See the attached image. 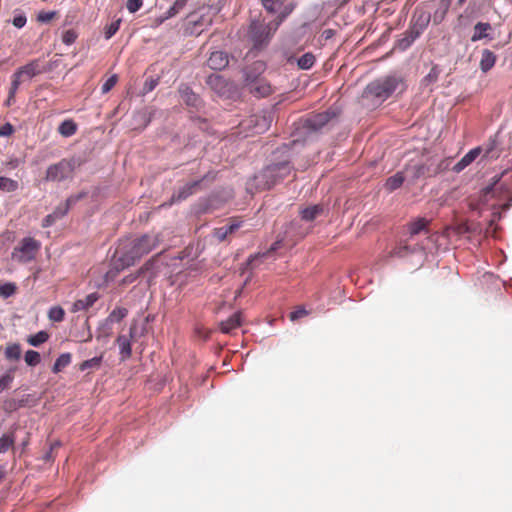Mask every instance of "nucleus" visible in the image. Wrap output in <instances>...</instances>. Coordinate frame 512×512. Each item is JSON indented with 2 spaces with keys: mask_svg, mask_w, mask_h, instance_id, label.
Returning <instances> with one entry per match:
<instances>
[{
  "mask_svg": "<svg viewBox=\"0 0 512 512\" xmlns=\"http://www.w3.org/2000/svg\"><path fill=\"white\" fill-rule=\"evenodd\" d=\"M158 234H144L140 237L121 242L114 255V264L117 269H124L133 265L154 250L160 244Z\"/></svg>",
  "mask_w": 512,
  "mask_h": 512,
  "instance_id": "1",
  "label": "nucleus"
},
{
  "mask_svg": "<svg viewBox=\"0 0 512 512\" xmlns=\"http://www.w3.org/2000/svg\"><path fill=\"white\" fill-rule=\"evenodd\" d=\"M48 317L53 322H62L65 317V311L60 306H53L48 312Z\"/></svg>",
  "mask_w": 512,
  "mask_h": 512,
  "instance_id": "34",
  "label": "nucleus"
},
{
  "mask_svg": "<svg viewBox=\"0 0 512 512\" xmlns=\"http://www.w3.org/2000/svg\"><path fill=\"white\" fill-rule=\"evenodd\" d=\"M41 248V242L33 237L23 238L12 251V259L19 263H29L35 259Z\"/></svg>",
  "mask_w": 512,
  "mask_h": 512,
  "instance_id": "4",
  "label": "nucleus"
},
{
  "mask_svg": "<svg viewBox=\"0 0 512 512\" xmlns=\"http://www.w3.org/2000/svg\"><path fill=\"white\" fill-rule=\"evenodd\" d=\"M57 213L48 214L42 221V227L47 228L55 223L57 220Z\"/></svg>",
  "mask_w": 512,
  "mask_h": 512,
  "instance_id": "52",
  "label": "nucleus"
},
{
  "mask_svg": "<svg viewBox=\"0 0 512 512\" xmlns=\"http://www.w3.org/2000/svg\"><path fill=\"white\" fill-rule=\"evenodd\" d=\"M348 0H342V2H347Z\"/></svg>",
  "mask_w": 512,
  "mask_h": 512,
  "instance_id": "64",
  "label": "nucleus"
},
{
  "mask_svg": "<svg viewBox=\"0 0 512 512\" xmlns=\"http://www.w3.org/2000/svg\"><path fill=\"white\" fill-rule=\"evenodd\" d=\"M405 177L403 172H397L395 175L389 177L385 182L386 190L392 192L402 186Z\"/></svg>",
  "mask_w": 512,
  "mask_h": 512,
  "instance_id": "24",
  "label": "nucleus"
},
{
  "mask_svg": "<svg viewBox=\"0 0 512 512\" xmlns=\"http://www.w3.org/2000/svg\"><path fill=\"white\" fill-rule=\"evenodd\" d=\"M229 63L228 55L223 51H214L207 60V65L213 70H221Z\"/></svg>",
  "mask_w": 512,
  "mask_h": 512,
  "instance_id": "12",
  "label": "nucleus"
},
{
  "mask_svg": "<svg viewBox=\"0 0 512 512\" xmlns=\"http://www.w3.org/2000/svg\"><path fill=\"white\" fill-rule=\"evenodd\" d=\"M16 368H10L2 377H0V393L9 388L14 379V372Z\"/></svg>",
  "mask_w": 512,
  "mask_h": 512,
  "instance_id": "36",
  "label": "nucleus"
},
{
  "mask_svg": "<svg viewBox=\"0 0 512 512\" xmlns=\"http://www.w3.org/2000/svg\"><path fill=\"white\" fill-rule=\"evenodd\" d=\"M70 200L68 199L64 205L58 206L52 213L59 214L57 220L65 216L69 210Z\"/></svg>",
  "mask_w": 512,
  "mask_h": 512,
  "instance_id": "50",
  "label": "nucleus"
},
{
  "mask_svg": "<svg viewBox=\"0 0 512 512\" xmlns=\"http://www.w3.org/2000/svg\"><path fill=\"white\" fill-rule=\"evenodd\" d=\"M131 337V335H119L116 339L120 350L121 360H127L132 355Z\"/></svg>",
  "mask_w": 512,
  "mask_h": 512,
  "instance_id": "17",
  "label": "nucleus"
},
{
  "mask_svg": "<svg viewBox=\"0 0 512 512\" xmlns=\"http://www.w3.org/2000/svg\"><path fill=\"white\" fill-rule=\"evenodd\" d=\"M128 314L126 308L118 307L115 308L109 315L108 320L111 322H120L123 318H125Z\"/></svg>",
  "mask_w": 512,
  "mask_h": 512,
  "instance_id": "40",
  "label": "nucleus"
},
{
  "mask_svg": "<svg viewBox=\"0 0 512 512\" xmlns=\"http://www.w3.org/2000/svg\"><path fill=\"white\" fill-rule=\"evenodd\" d=\"M26 22H27V18L24 14L15 15L12 20L13 25L19 29L24 27Z\"/></svg>",
  "mask_w": 512,
  "mask_h": 512,
  "instance_id": "51",
  "label": "nucleus"
},
{
  "mask_svg": "<svg viewBox=\"0 0 512 512\" xmlns=\"http://www.w3.org/2000/svg\"><path fill=\"white\" fill-rule=\"evenodd\" d=\"M143 6V0H127L126 8L130 13H135Z\"/></svg>",
  "mask_w": 512,
  "mask_h": 512,
  "instance_id": "47",
  "label": "nucleus"
},
{
  "mask_svg": "<svg viewBox=\"0 0 512 512\" xmlns=\"http://www.w3.org/2000/svg\"><path fill=\"white\" fill-rule=\"evenodd\" d=\"M156 85H157V81L153 80V79L145 82V88L147 91H152Z\"/></svg>",
  "mask_w": 512,
  "mask_h": 512,
  "instance_id": "56",
  "label": "nucleus"
},
{
  "mask_svg": "<svg viewBox=\"0 0 512 512\" xmlns=\"http://www.w3.org/2000/svg\"><path fill=\"white\" fill-rule=\"evenodd\" d=\"M25 362L29 366H36L40 363L41 357L40 354L35 350H28L25 353Z\"/></svg>",
  "mask_w": 512,
  "mask_h": 512,
  "instance_id": "39",
  "label": "nucleus"
},
{
  "mask_svg": "<svg viewBox=\"0 0 512 512\" xmlns=\"http://www.w3.org/2000/svg\"><path fill=\"white\" fill-rule=\"evenodd\" d=\"M48 338L49 334L47 332L39 331L38 333L31 335L27 341L30 345L37 347L42 343L46 342Z\"/></svg>",
  "mask_w": 512,
  "mask_h": 512,
  "instance_id": "35",
  "label": "nucleus"
},
{
  "mask_svg": "<svg viewBox=\"0 0 512 512\" xmlns=\"http://www.w3.org/2000/svg\"><path fill=\"white\" fill-rule=\"evenodd\" d=\"M75 161L62 159L50 165L46 170L45 180L49 182H62L73 177Z\"/></svg>",
  "mask_w": 512,
  "mask_h": 512,
  "instance_id": "5",
  "label": "nucleus"
},
{
  "mask_svg": "<svg viewBox=\"0 0 512 512\" xmlns=\"http://www.w3.org/2000/svg\"><path fill=\"white\" fill-rule=\"evenodd\" d=\"M206 82L210 88L216 91L218 94H223L225 92L227 82L222 76L218 74H212L207 78Z\"/></svg>",
  "mask_w": 512,
  "mask_h": 512,
  "instance_id": "21",
  "label": "nucleus"
},
{
  "mask_svg": "<svg viewBox=\"0 0 512 512\" xmlns=\"http://www.w3.org/2000/svg\"><path fill=\"white\" fill-rule=\"evenodd\" d=\"M14 133V127L10 123H5L0 126V137H8Z\"/></svg>",
  "mask_w": 512,
  "mask_h": 512,
  "instance_id": "49",
  "label": "nucleus"
},
{
  "mask_svg": "<svg viewBox=\"0 0 512 512\" xmlns=\"http://www.w3.org/2000/svg\"><path fill=\"white\" fill-rule=\"evenodd\" d=\"M323 212V208L320 205H314L301 210V218L306 221L314 220L318 215Z\"/></svg>",
  "mask_w": 512,
  "mask_h": 512,
  "instance_id": "27",
  "label": "nucleus"
},
{
  "mask_svg": "<svg viewBox=\"0 0 512 512\" xmlns=\"http://www.w3.org/2000/svg\"><path fill=\"white\" fill-rule=\"evenodd\" d=\"M496 144L497 143H496L495 139L489 140V142H488V144L486 145V148H485V154H484L485 157H493L492 152L495 149Z\"/></svg>",
  "mask_w": 512,
  "mask_h": 512,
  "instance_id": "53",
  "label": "nucleus"
},
{
  "mask_svg": "<svg viewBox=\"0 0 512 512\" xmlns=\"http://www.w3.org/2000/svg\"><path fill=\"white\" fill-rule=\"evenodd\" d=\"M76 131L77 125L73 120H65L58 127V132L64 137H70L74 135Z\"/></svg>",
  "mask_w": 512,
  "mask_h": 512,
  "instance_id": "28",
  "label": "nucleus"
},
{
  "mask_svg": "<svg viewBox=\"0 0 512 512\" xmlns=\"http://www.w3.org/2000/svg\"><path fill=\"white\" fill-rule=\"evenodd\" d=\"M249 91L257 97H267L272 93V87L265 79L259 78L249 81V76L246 78Z\"/></svg>",
  "mask_w": 512,
  "mask_h": 512,
  "instance_id": "11",
  "label": "nucleus"
},
{
  "mask_svg": "<svg viewBox=\"0 0 512 512\" xmlns=\"http://www.w3.org/2000/svg\"><path fill=\"white\" fill-rule=\"evenodd\" d=\"M496 55L489 49L482 50L481 60L479 63L480 69L483 73L490 71L496 63Z\"/></svg>",
  "mask_w": 512,
  "mask_h": 512,
  "instance_id": "18",
  "label": "nucleus"
},
{
  "mask_svg": "<svg viewBox=\"0 0 512 512\" xmlns=\"http://www.w3.org/2000/svg\"><path fill=\"white\" fill-rule=\"evenodd\" d=\"M241 325V314L240 313H234L231 315L227 320L222 321L220 323V330L223 333H230L234 329L238 328Z\"/></svg>",
  "mask_w": 512,
  "mask_h": 512,
  "instance_id": "20",
  "label": "nucleus"
},
{
  "mask_svg": "<svg viewBox=\"0 0 512 512\" xmlns=\"http://www.w3.org/2000/svg\"><path fill=\"white\" fill-rule=\"evenodd\" d=\"M282 19L265 24L260 20H253L249 26L248 37L254 49H262L268 44L272 35L278 29Z\"/></svg>",
  "mask_w": 512,
  "mask_h": 512,
  "instance_id": "3",
  "label": "nucleus"
},
{
  "mask_svg": "<svg viewBox=\"0 0 512 512\" xmlns=\"http://www.w3.org/2000/svg\"><path fill=\"white\" fill-rule=\"evenodd\" d=\"M40 72H41V70L39 68V62L37 60H34V61L26 64L25 66H22L21 68H19L14 73V75L16 76V78H19V79H21V77L23 75H26L27 77L32 78L35 75L39 74Z\"/></svg>",
  "mask_w": 512,
  "mask_h": 512,
  "instance_id": "19",
  "label": "nucleus"
},
{
  "mask_svg": "<svg viewBox=\"0 0 512 512\" xmlns=\"http://www.w3.org/2000/svg\"><path fill=\"white\" fill-rule=\"evenodd\" d=\"M416 247H411L407 244H400L399 246L395 247L392 251H391V256L393 257H398V258H403V257H406L412 253H414L416 251Z\"/></svg>",
  "mask_w": 512,
  "mask_h": 512,
  "instance_id": "30",
  "label": "nucleus"
},
{
  "mask_svg": "<svg viewBox=\"0 0 512 512\" xmlns=\"http://www.w3.org/2000/svg\"><path fill=\"white\" fill-rule=\"evenodd\" d=\"M450 3L451 0H440L439 8L433 14V21L435 24H439L444 20L446 13L449 10Z\"/></svg>",
  "mask_w": 512,
  "mask_h": 512,
  "instance_id": "25",
  "label": "nucleus"
},
{
  "mask_svg": "<svg viewBox=\"0 0 512 512\" xmlns=\"http://www.w3.org/2000/svg\"><path fill=\"white\" fill-rule=\"evenodd\" d=\"M179 93L183 101L189 106H197L199 102V97L192 91V89L187 85H182L179 88Z\"/></svg>",
  "mask_w": 512,
  "mask_h": 512,
  "instance_id": "22",
  "label": "nucleus"
},
{
  "mask_svg": "<svg viewBox=\"0 0 512 512\" xmlns=\"http://www.w3.org/2000/svg\"><path fill=\"white\" fill-rule=\"evenodd\" d=\"M241 128L252 130L255 134L265 132L270 126V119L265 115H252L240 123Z\"/></svg>",
  "mask_w": 512,
  "mask_h": 512,
  "instance_id": "8",
  "label": "nucleus"
},
{
  "mask_svg": "<svg viewBox=\"0 0 512 512\" xmlns=\"http://www.w3.org/2000/svg\"><path fill=\"white\" fill-rule=\"evenodd\" d=\"M18 189V182L4 176H0V191L14 192Z\"/></svg>",
  "mask_w": 512,
  "mask_h": 512,
  "instance_id": "33",
  "label": "nucleus"
},
{
  "mask_svg": "<svg viewBox=\"0 0 512 512\" xmlns=\"http://www.w3.org/2000/svg\"><path fill=\"white\" fill-rule=\"evenodd\" d=\"M101 361H102V357H94L92 359L83 361L79 368L81 371H84V370H87L90 368H97L100 366Z\"/></svg>",
  "mask_w": 512,
  "mask_h": 512,
  "instance_id": "43",
  "label": "nucleus"
},
{
  "mask_svg": "<svg viewBox=\"0 0 512 512\" xmlns=\"http://www.w3.org/2000/svg\"><path fill=\"white\" fill-rule=\"evenodd\" d=\"M444 170L443 163L434 164L432 160H428L423 164L408 165L406 171L410 172L414 179L420 177H433Z\"/></svg>",
  "mask_w": 512,
  "mask_h": 512,
  "instance_id": "6",
  "label": "nucleus"
},
{
  "mask_svg": "<svg viewBox=\"0 0 512 512\" xmlns=\"http://www.w3.org/2000/svg\"><path fill=\"white\" fill-rule=\"evenodd\" d=\"M136 279V276L130 275L123 279L124 283H132Z\"/></svg>",
  "mask_w": 512,
  "mask_h": 512,
  "instance_id": "59",
  "label": "nucleus"
},
{
  "mask_svg": "<svg viewBox=\"0 0 512 512\" xmlns=\"http://www.w3.org/2000/svg\"><path fill=\"white\" fill-rule=\"evenodd\" d=\"M187 4V0H176L173 5L168 9L164 17L155 20L156 25H160L164 20L177 15Z\"/></svg>",
  "mask_w": 512,
  "mask_h": 512,
  "instance_id": "23",
  "label": "nucleus"
},
{
  "mask_svg": "<svg viewBox=\"0 0 512 512\" xmlns=\"http://www.w3.org/2000/svg\"><path fill=\"white\" fill-rule=\"evenodd\" d=\"M240 227L241 221L233 219L230 224L214 229L213 235L218 241L222 242Z\"/></svg>",
  "mask_w": 512,
  "mask_h": 512,
  "instance_id": "13",
  "label": "nucleus"
},
{
  "mask_svg": "<svg viewBox=\"0 0 512 512\" xmlns=\"http://www.w3.org/2000/svg\"><path fill=\"white\" fill-rule=\"evenodd\" d=\"M78 37V34L74 29H68L62 34V42L66 45L73 44Z\"/></svg>",
  "mask_w": 512,
  "mask_h": 512,
  "instance_id": "45",
  "label": "nucleus"
},
{
  "mask_svg": "<svg viewBox=\"0 0 512 512\" xmlns=\"http://www.w3.org/2000/svg\"><path fill=\"white\" fill-rule=\"evenodd\" d=\"M482 149L480 147L474 148L470 150L467 154H465L460 161H458L454 167L453 171L459 173L464 170L468 165H470L481 153Z\"/></svg>",
  "mask_w": 512,
  "mask_h": 512,
  "instance_id": "16",
  "label": "nucleus"
},
{
  "mask_svg": "<svg viewBox=\"0 0 512 512\" xmlns=\"http://www.w3.org/2000/svg\"><path fill=\"white\" fill-rule=\"evenodd\" d=\"M16 289L17 287L14 283H5L3 285L0 283V296L8 298L16 292Z\"/></svg>",
  "mask_w": 512,
  "mask_h": 512,
  "instance_id": "41",
  "label": "nucleus"
},
{
  "mask_svg": "<svg viewBox=\"0 0 512 512\" xmlns=\"http://www.w3.org/2000/svg\"><path fill=\"white\" fill-rule=\"evenodd\" d=\"M511 205H512L511 202L505 203V204L502 205V209L503 210H508L511 207Z\"/></svg>",
  "mask_w": 512,
  "mask_h": 512,
  "instance_id": "60",
  "label": "nucleus"
},
{
  "mask_svg": "<svg viewBox=\"0 0 512 512\" xmlns=\"http://www.w3.org/2000/svg\"><path fill=\"white\" fill-rule=\"evenodd\" d=\"M91 338H92V335L90 334V335H89V337H88V339H87L86 341L91 340Z\"/></svg>",
  "mask_w": 512,
  "mask_h": 512,
  "instance_id": "63",
  "label": "nucleus"
},
{
  "mask_svg": "<svg viewBox=\"0 0 512 512\" xmlns=\"http://www.w3.org/2000/svg\"><path fill=\"white\" fill-rule=\"evenodd\" d=\"M466 0H458V4L459 5H463L465 3Z\"/></svg>",
  "mask_w": 512,
  "mask_h": 512,
  "instance_id": "62",
  "label": "nucleus"
},
{
  "mask_svg": "<svg viewBox=\"0 0 512 512\" xmlns=\"http://www.w3.org/2000/svg\"><path fill=\"white\" fill-rule=\"evenodd\" d=\"M255 65L257 66V69L263 68V64L262 63H255Z\"/></svg>",
  "mask_w": 512,
  "mask_h": 512,
  "instance_id": "61",
  "label": "nucleus"
},
{
  "mask_svg": "<svg viewBox=\"0 0 512 512\" xmlns=\"http://www.w3.org/2000/svg\"><path fill=\"white\" fill-rule=\"evenodd\" d=\"M118 78L117 75H112L109 77L105 83L102 85V92L107 93L109 92L117 83Z\"/></svg>",
  "mask_w": 512,
  "mask_h": 512,
  "instance_id": "48",
  "label": "nucleus"
},
{
  "mask_svg": "<svg viewBox=\"0 0 512 512\" xmlns=\"http://www.w3.org/2000/svg\"><path fill=\"white\" fill-rule=\"evenodd\" d=\"M261 3L270 13H275L282 4L280 0H261Z\"/></svg>",
  "mask_w": 512,
  "mask_h": 512,
  "instance_id": "44",
  "label": "nucleus"
},
{
  "mask_svg": "<svg viewBox=\"0 0 512 512\" xmlns=\"http://www.w3.org/2000/svg\"><path fill=\"white\" fill-rule=\"evenodd\" d=\"M6 476L5 467L0 465V483L4 480Z\"/></svg>",
  "mask_w": 512,
  "mask_h": 512,
  "instance_id": "58",
  "label": "nucleus"
},
{
  "mask_svg": "<svg viewBox=\"0 0 512 512\" xmlns=\"http://www.w3.org/2000/svg\"><path fill=\"white\" fill-rule=\"evenodd\" d=\"M15 437L13 433H6L0 437V453L7 452L14 446Z\"/></svg>",
  "mask_w": 512,
  "mask_h": 512,
  "instance_id": "32",
  "label": "nucleus"
},
{
  "mask_svg": "<svg viewBox=\"0 0 512 512\" xmlns=\"http://www.w3.org/2000/svg\"><path fill=\"white\" fill-rule=\"evenodd\" d=\"M493 40V27L489 22H477L473 27V33L471 36L472 42H477L481 40Z\"/></svg>",
  "mask_w": 512,
  "mask_h": 512,
  "instance_id": "10",
  "label": "nucleus"
},
{
  "mask_svg": "<svg viewBox=\"0 0 512 512\" xmlns=\"http://www.w3.org/2000/svg\"><path fill=\"white\" fill-rule=\"evenodd\" d=\"M55 446H58V444L51 445L50 451L48 453H46V455L44 457L45 460L48 461V460H50L52 458V454L51 453H52V450L54 449Z\"/></svg>",
  "mask_w": 512,
  "mask_h": 512,
  "instance_id": "57",
  "label": "nucleus"
},
{
  "mask_svg": "<svg viewBox=\"0 0 512 512\" xmlns=\"http://www.w3.org/2000/svg\"><path fill=\"white\" fill-rule=\"evenodd\" d=\"M4 355L8 360H19L21 357V346L17 343L7 345Z\"/></svg>",
  "mask_w": 512,
  "mask_h": 512,
  "instance_id": "31",
  "label": "nucleus"
},
{
  "mask_svg": "<svg viewBox=\"0 0 512 512\" xmlns=\"http://www.w3.org/2000/svg\"><path fill=\"white\" fill-rule=\"evenodd\" d=\"M292 167L288 162H280L271 164L263 171V176L267 180L268 187L273 186L277 181L282 180L290 175Z\"/></svg>",
  "mask_w": 512,
  "mask_h": 512,
  "instance_id": "7",
  "label": "nucleus"
},
{
  "mask_svg": "<svg viewBox=\"0 0 512 512\" xmlns=\"http://www.w3.org/2000/svg\"><path fill=\"white\" fill-rule=\"evenodd\" d=\"M121 24V19H117L113 22H111L109 25H107L104 29V36L105 39L112 38L119 30Z\"/></svg>",
  "mask_w": 512,
  "mask_h": 512,
  "instance_id": "38",
  "label": "nucleus"
},
{
  "mask_svg": "<svg viewBox=\"0 0 512 512\" xmlns=\"http://www.w3.org/2000/svg\"><path fill=\"white\" fill-rule=\"evenodd\" d=\"M437 77H438V74H437L435 68H433V69H431L429 74L425 77V80L429 81V82H435L437 80Z\"/></svg>",
  "mask_w": 512,
  "mask_h": 512,
  "instance_id": "55",
  "label": "nucleus"
},
{
  "mask_svg": "<svg viewBox=\"0 0 512 512\" xmlns=\"http://www.w3.org/2000/svg\"><path fill=\"white\" fill-rule=\"evenodd\" d=\"M98 299L99 294L96 292L87 295L83 299H78L73 303L71 307V312L76 313L79 311L87 310L90 307H92L95 304V302L98 301Z\"/></svg>",
  "mask_w": 512,
  "mask_h": 512,
  "instance_id": "14",
  "label": "nucleus"
},
{
  "mask_svg": "<svg viewBox=\"0 0 512 512\" xmlns=\"http://www.w3.org/2000/svg\"><path fill=\"white\" fill-rule=\"evenodd\" d=\"M20 83H21V79L16 78V76L13 74L11 87H10L9 95H8V99H7L8 105H10L11 101L14 99L15 94L20 86Z\"/></svg>",
  "mask_w": 512,
  "mask_h": 512,
  "instance_id": "42",
  "label": "nucleus"
},
{
  "mask_svg": "<svg viewBox=\"0 0 512 512\" xmlns=\"http://www.w3.org/2000/svg\"><path fill=\"white\" fill-rule=\"evenodd\" d=\"M57 16L56 11H40L37 14V21L41 23H48Z\"/></svg>",
  "mask_w": 512,
  "mask_h": 512,
  "instance_id": "46",
  "label": "nucleus"
},
{
  "mask_svg": "<svg viewBox=\"0 0 512 512\" xmlns=\"http://www.w3.org/2000/svg\"><path fill=\"white\" fill-rule=\"evenodd\" d=\"M72 356L70 353L61 354L55 361L53 372L59 373L71 363Z\"/></svg>",
  "mask_w": 512,
  "mask_h": 512,
  "instance_id": "29",
  "label": "nucleus"
},
{
  "mask_svg": "<svg viewBox=\"0 0 512 512\" xmlns=\"http://www.w3.org/2000/svg\"><path fill=\"white\" fill-rule=\"evenodd\" d=\"M428 223L429 221H427L425 218H419L413 222H410L407 225L410 236L413 237L422 231H425Z\"/></svg>",
  "mask_w": 512,
  "mask_h": 512,
  "instance_id": "26",
  "label": "nucleus"
},
{
  "mask_svg": "<svg viewBox=\"0 0 512 512\" xmlns=\"http://www.w3.org/2000/svg\"><path fill=\"white\" fill-rule=\"evenodd\" d=\"M305 315H307V311L303 308H300L290 313V319L292 321H295L299 318L304 317Z\"/></svg>",
  "mask_w": 512,
  "mask_h": 512,
  "instance_id": "54",
  "label": "nucleus"
},
{
  "mask_svg": "<svg viewBox=\"0 0 512 512\" xmlns=\"http://www.w3.org/2000/svg\"><path fill=\"white\" fill-rule=\"evenodd\" d=\"M405 90L406 83L403 77L393 74L370 82L364 90V97L383 102L395 92L402 93Z\"/></svg>",
  "mask_w": 512,
  "mask_h": 512,
  "instance_id": "2",
  "label": "nucleus"
},
{
  "mask_svg": "<svg viewBox=\"0 0 512 512\" xmlns=\"http://www.w3.org/2000/svg\"><path fill=\"white\" fill-rule=\"evenodd\" d=\"M315 63V57L312 53H305L298 59V66L301 69H310Z\"/></svg>",
  "mask_w": 512,
  "mask_h": 512,
  "instance_id": "37",
  "label": "nucleus"
},
{
  "mask_svg": "<svg viewBox=\"0 0 512 512\" xmlns=\"http://www.w3.org/2000/svg\"><path fill=\"white\" fill-rule=\"evenodd\" d=\"M331 119V114L326 112L317 113L310 116L307 120V126L313 130H318L326 125Z\"/></svg>",
  "mask_w": 512,
  "mask_h": 512,
  "instance_id": "15",
  "label": "nucleus"
},
{
  "mask_svg": "<svg viewBox=\"0 0 512 512\" xmlns=\"http://www.w3.org/2000/svg\"><path fill=\"white\" fill-rule=\"evenodd\" d=\"M205 177L200 180H194L192 182H188L182 187L179 188V190L174 193L171 197V203L173 202H180L185 199H187L189 196L197 193L202 189V183L204 181Z\"/></svg>",
  "mask_w": 512,
  "mask_h": 512,
  "instance_id": "9",
  "label": "nucleus"
}]
</instances>
